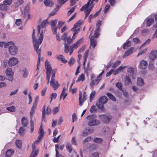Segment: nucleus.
Returning <instances> with one entry per match:
<instances>
[{
    "instance_id": "1",
    "label": "nucleus",
    "mask_w": 157,
    "mask_h": 157,
    "mask_svg": "<svg viewBox=\"0 0 157 157\" xmlns=\"http://www.w3.org/2000/svg\"><path fill=\"white\" fill-rule=\"evenodd\" d=\"M35 30H33V33H32L33 42V47L34 50L38 54V61L37 63V66H40V60H42V58L41 59V49L39 48V45L43 41V37L41 34H40L39 39L38 40L34 36Z\"/></svg>"
},
{
    "instance_id": "2",
    "label": "nucleus",
    "mask_w": 157,
    "mask_h": 157,
    "mask_svg": "<svg viewBox=\"0 0 157 157\" xmlns=\"http://www.w3.org/2000/svg\"><path fill=\"white\" fill-rule=\"evenodd\" d=\"M91 0H89L87 3L82 6L80 9L81 11H84V12L86 13L85 19L86 18L90 13L93 7L94 6V5L93 4L94 2H98V0H92L91 2Z\"/></svg>"
},
{
    "instance_id": "3",
    "label": "nucleus",
    "mask_w": 157,
    "mask_h": 157,
    "mask_svg": "<svg viewBox=\"0 0 157 157\" xmlns=\"http://www.w3.org/2000/svg\"><path fill=\"white\" fill-rule=\"evenodd\" d=\"M48 21L47 19H46L45 20H43V21H42L40 25H38L37 26V31H38V33H37V37L35 36V33L34 35V37L36 38V39H37V40H38L39 39V36L40 35V34H41L42 35V36L43 37V33H44L45 31V30L44 29V30H42V29H44V28H45L47 25L48 24ZM35 30V29H33V30Z\"/></svg>"
},
{
    "instance_id": "4",
    "label": "nucleus",
    "mask_w": 157,
    "mask_h": 157,
    "mask_svg": "<svg viewBox=\"0 0 157 157\" xmlns=\"http://www.w3.org/2000/svg\"><path fill=\"white\" fill-rule=\"evenodd\" d=\"M88 120V124L90 126H94L99 125L100 123V121L96 119V116L92 115L87 117Z\"/></svg>"
},
{
    "instance_id": "5",
    "label": "nucleus",
    "mask_w": 157,
    "mask_h": 157,
    "mask_svg": "<svg viewBox=\"0 0 157 157\" xmlns=\"http://www.w3.org/2000/svg\"><path fill=\"white\" fill-rule=\"evenodd\" d=\"M56 69H52V76L50 82V85L56 90L59 87V85L58 81L55 79Z\"/></svg>"
},
{
    "instance_id": "6",
    "label": "nucleus",
    "mask_w": 157,
    "mask_h": 157,
    "mask_svg": "<svg viewBox=\"0 0 157 157\" xmlns=\"http://www.w3.org/2000/svg\"><path fill=\"white\" fill-rule=\"evenodd\" d=\"M45 68L46 70V78L47 80V84L49 83L50 81V77L51 74L52 75V69L51 65L48 61L47 60L45 63Z\"/></svg>"
},
{
    "instance_id": "7",
    "label": "nucleus",
    "mask_w": 157,
    "mask_h": 157,
    "mask_svg": "<svg viewBox=\"0 0 157 157\" xmlns=\"http://www.w3.org/2000/svg\"><path fill=\"white\" fill-rule=\"evenodd\" d=\"M13 45L9 46L8 48L9 52L10 54L12 55H15L18 52V47L14 45V44L13 43Z\"/></svg>"
},
{
    "instance_id": "8",
    "label": "nucleus",
    "mask_w": 157,
    "mask_h": 157,
    "mask_svg": "<svg viewBox=\"0 0 157 157\" xmlns=\"http://www.w3.org/2000/svg\"><path fill=\"white\" fill-rule=\"evenodd\" d=\"M45 105H44L42 108V120L45 119V114L49 115L51 113V109L48 107L45 108Z\"/></svg>"
},
{
    "instance_id": "9",
    "label": "nucleus",
    "mask_w": 157,
    "mask_h": 157,
    "mask_svg": "<svg viewBox=\"0 0 157 157\" xmlns=\"http://www.w3.org/2000/svg\"><path fill=\"white\" fill-rule=\"evenodd\" d=\"M78 100L79 101V105L81 106L83 105V102L86 99V93L84 91L83 94L82 96V92H80Z\"/></svg>"
},
{
    "instance_id": "10",
    "label": "nucleus",
    "mask_w": 157,
    "mask_h": 157,
    "mask_svg": "<svg viewBox=\"0 0 157 157\" xmlns=\"http://www.w3.org/2000/svg\"><path fill=\"white\" fill-rule=\"evenodd\" d=\"M18 62V60L16 58L13 57L10 58L9 60L8 61V64L9 66L12 67L14 66Z\"/></svg>"
},
{
    "instance_id": "11",
    "label": "nucleus",
    "mask_w": 157,
    "mask_h": 157,
    "mask_svg": "<svg viewBox=\"0 0 157 157\" xmlns=\"http://www.w3.org/2000/svg\"><path fill=\"white\" fill-rule=\"evenodd\" d=\"M99 117L106 124L109 123L110 120L112 119L111 116L109 115H101L99 116Z\"/></svg>"
},
{
    "instance_id": "12",
    "label": "nucleus",
    "mask_w": 157,
    "mask_h": 157,
    "mask_svg": "<svg viewBox=\"0 0 157 157\" xmlns=\"http://www.w3.org/2000/svg\"><path fill=\"white\" fill-rule=\"evenodd\" d=\"M30 4L28 3L25 7L24 9V17L25 18H27V20L30 17V14L28 13L29 10Z\"/></svg>"
},
{
    "instance_id": "13",
    "label": "nucleus",
    "mask_w": 157,
    "mask_h": 157,
    "mask_svg": "<svg viewBox=\"0 0 157 157\" xmlns=\"http://www.w3.org/2000/svg\"><path fill=\"white\" fill-rule=\"evenodd\" d=\"M157 57V51L154 50L150 53L149 58L151 60L153 61Z\"/></svg>"
},
{
    "instance_id": "14",
    "label": "nucleus",
    "mask_w": 157,
    "mask_h": 157,
    "mask_svg": "<svg viewBox=\"0 0 157 157\" xmlns=\"http://www.w3.org/2000/svg\"><path fill=\"white\" fill-rule=\"evenodd\" d=\"M89 38L90 39V45L94 48L97 45V41L96 39L93 38V36L90 35Z\"/></svg>"
},
{
    "instance_id": "15",
    "label": "nucleus",
    "mask_w": 157,
    "mask_h": 157,
    "mask_svg": "<svg viewBox=\"0 0 157 157\" xmlns=\"http://www.w3.org/2000/svg\"><path fill=\"white\" fill-rule=\"evenodd\" d=\"M13 42H9L8 43H5L4 42H0V47H4L5 48H7L9 46L13 44Z\"/></svg>"
},
{
    "instance_id": "16",
    "label": "nucleus",
    "mask_w": 157,
    "mask_h": 157,
    "mask_svg": "<svg viewBox=\"0 0 157 157\" xmlns=\"http://www.w3.org/2000/svg\"><path fill=\"white\" fill-rule=\"evenodd\" d=\"M134 51V48H131L125 52L124 55L123 56V58H125L126 57L131 54Z\"/></svg>"
},
{
    "instance_id": "17",
    "label": "nucleus",
    "mask_w": 157,
    "mask_h": 157,
    "mask_svg": "<svg viewBox=\"0 0 157 157\" xmlns=\"http://www.w3.org/2000/svg\"><path fill=\"white\" fill-rule=\"evenodd\" d=\"M22 72V76L24 78H26L29 74L28 71L26 67L23 68L21 70Z\"/></svg>"
},
{
    "instance_id": "18",
    "label": "nucleus",
    "mask_w": 157,
    "mask_h": 157,
    "mask_svg": "<svg viewBox=\"0 0 157 157\" xmlns=\"http://www.w3.org/2000/svg\"><path fill=\"white\" fill-rule=\"evenodd\" d=\"M140 67L142 69H144L146 68L147 66V62L144 60L141 61L140 64Z\"/></svg>"
},
{
    "instance_id": "19",
    "label": "nucleus",
    "mask_w": 157,
    "mask_h": 157,
    "mask_svg": "<svg viewBox=\"0 0 157 157\" xmlns=\"http://www.w3.org/2000/svg\"><path fill=\"white\" fill-rule=\"evenodd\" d=\"M56 58L58 60H60L63 63H65L67 62V61L65 59L62 55H57L56 56Z\"/></svg>"
},
{
    "instance_id": "20",
    "label": "nucleus",
    "mask_w": 157,
    "mask_h": 157,
    "mask_svg": "<svg viewBox=\"0 0 157 157\" xmlns=\"http://www.w3.org/2000/svg\"><path fill=\"white\" fill-rule=\"evenodd\" d=\"M89 50H87L85 52L84 54V63L83 66L84 67V69L86 71V67H85V63L86 61L87 58L88 56Z\"/></svg>"
},
{
    "instance_id": "21",
    "label": "nucleus",
    "mask_w": 157,
    "mask_h": 157,
    "mask_svg": "<svg viewBox=\"0 0 157 157\" xmlns=\"http://www.w3.org/2000/svg\"><path fill=\"white\" fill-rule=\"evenodd\" d=\"M21 123L23 126H26L28 124L27 119L25 117H22L21 120Z\"/></svg>"
},
{
    "instance_id": "22",
    "label": "nucleus",
    "mask_w": 157,
    "mask_h": 157,
    "mask_svg": "<svg viewBox=\"0 0 157 157\" xmlns=\"http://www.w3.org/2000/svg\"><path fill=\"white\" fill-rule=\"evenodd\" d=\"M6 73L8 76H13V71L12 69L10 67H8L6 71Z\"/></svg>"
},
{
    "instance_id": "23",
    "label": "nucleus",
    "mask_w": 157,
    "mask_h": 157,
    "mask_svg": "<svg viewBox=\"0 0 157 157\" xmlns=\"http://www.w3.org/2000/svg\"><path fill=\"white\" fill-rule=\"evenodd\" d=\"M24 3V0H17L13 4V6L15 8L18 7Z\"/></svg>"
},
{
    "instance_id": "24",
    "label": "nucleus",
    "mask_w": 157,
    "mask_h": 157,
    "mask_svg": "<svg viewBox=\"0 0 157 157\" xmlns=\"http://www.w3.org/2000/svg\"><path fill=\"white\" fill-rule=\"evenodd\" d=\"M38 152L39 150L38 149H37L36 148L33 149L32 148L31 154L30 157H36Z\"/></svg>"
},
{
    "instance_id": "25",
    "label": "nucleus",
    "mask_w": 157,
    "mask_h": 157,
    "mask_svg": "<svg viewBox=\"0 0 157 157\" xmlns=\"http://www.w3.org/2000/svg\"><path fill=\"white\" fill-rule=\"evenodd\" d=\"M44 3L46 6L52 7L53 5V3L51 0H44Z\"/></svg>"
},
{
    "instance_id": "26",
    "label": "nucleus",
    "mask_w": 157,
    "mask_h": 157,
    "mask_svg": "<svg viewBox=\"0 0 157 157\" xmlns=\"http://www.w3.org/2000/svg\"><path fill=\"white\" fill-rule=\"evenodd\" d=\"M100 80V78H97L95 80H92L90 83L91 87L93 88L94 86L97 85Z\"/></svg>"
},
{
    "instance_id": "27",
    "label": "nucleus",
    "mask_w": 157,
    "mask_h": 157,
    "mask_svg": "<svg viewBox=\"0 0 157 157\" xmlns=\"http://www.w3.org/2000/svg\"><path fill=\"white\" fill-rule=\"evenodd\" d=\"M82 24V22L80 21H78L74 25L73 27L71 29V31H73L74 29H80L79 28Z\"/></svg>"
},
{
    "instance_id": "28",
    "label": "nucleus",
    "mask_w": 157,
    "mask_h": 157,
    "mask_svg": "<svg viewBox=\"0 0 157 157\" xmlns=\"http://www.w3.org/2000/svg\"><path fill=\"white\" fill-rule=\"evenodd\" d=\"M154 22V19L153 17L148 18L147 20V26H149L152 24Z\"/></svg>"
},
{
    "instance_id": "29",
    "label": "nucleus",
    "mask_w": 157,
    "mask_h": 157,
    "mask_svg": "<svg viewBox=\"0 0 157 157\" xmlns=\"http://www.w3.org/2000/svg\"><path fill=\"white\" fill-rule=\"evenodd\" d=\"M108 99L105 96H102L99 99V101L103 104L106 103L108 101Z\"/></svg>"
},
{
    "instance_id": "30",
    "label": "nucleus",
    "mask_w": 157,
    "mask_h": 157,
    "mask_svg": "<svg viewBox=\"0 0 157 157\" xmlns=\"http://www.w3.org/2000/svg\"><path fill=\"white\" fill-rule=\"evenodd\" d=\"M82 38H81L79 40H78L75 44L71 46L73 48L76 49L77 48L78 45L80 44L82 41Z\"/></svg>"
},
{
    "instance_id": "31",
    "label": "nucleus",
    "mask_w": 157,
    "mask_h": 157,
    "mask_svg": "<svg viewBox=\"0 0 157 157\" xmlns=\"http://www.w3.org/2000/svg\"><path fill=\"white\" fill-rule=\"evenodd\" d=\"M96 106L99 108L103 110L104 109V104L98 101L96 104Z\"/></svg>"
},
{
    "instance_id": "32",
    "label": "nucleus",
    "mask_w": 157,
    "mask_h": 157,
    "mask_svg": "<svg viewBox=\"0 0 157 157\" xmlns=\"http://www.w3.org/2000/svg\"><path fill=\"white\" fill-rule=\"evenodd\" d=\"M125 67H122L121 66H120L117 70L113 71V75H115L118 74L119 73V72L122 71Z\"/></svg>"
},
{
    "instance_id": "33",
    "label": "nucleus",
    "mask_w": 157,
    "mask_h": 157,
    "mask_svg": "<svg viewBox=\"0 0 157 157\" xmlns=\"http://www.w3.org/2000/svg\"><path fill=\"white\" fill-rule=\"evenodd\" d=\"M36 106L33 105V106L31 108L30 111V118H32L35 111V109L36 108Z\"/></svg>"
},
{
    "instance_id": "34",
    "label": "nucleus",
    "mask_w": 157,
    "mask_h": 157,
    "mask_svg": "<svg viewBox=\"0 0 157 157\" xmlns=\"http://www.w3.org/2000/svg\"><path fill=\"white\" fill-rule=\"evenodd\" d=\"M127 71L128 73V75L130 77L132 76L134 74V69L131 67H129L128 68Z\"/></svg>"
},
{
    "instance_id": "35",
    "label": "nucleus",
    "mask_w": 157,
    "mask_h": 157,
    "mask_svg": "<svg viewBox=\"0 0 157 157\" xmlns=\"http://www.w3.org/2000/svg\"><path fill=\"white\" fill-rule=\"evenodd\" d=\"M85 75L83 74H82L80 76L78 77L77 80L76 81V82L80 81H83L85 80Z\"/></svg>"
},
{
    "instance_id": "36",
    "label": "nucleus",
    "mask_w": 157,
    "mask_h": 157,
    "mask_svg": "<svg viewBox=\"0 0 157 157\" xmlns=\"http://www.w3.org/2000/svg\"><path fill=\"white\" fill-rule=\"evenodd\" d=\"M14 152V151L12 149H10L7 150L6 153V156L7 157H10Z\"/></svg>"
},
{
    "instance_id": "37",
    "label": "nucleus",
    "mask_w": 157,
    "mask_h": 157,
    "mask_svg": "<svg viewBox=\"0 0 157 157\" xmlns=\"http://www.w3.org/2000/svg\"><path fill=\"white\" fill-rule=\"evenodd\" d=\"M8 6L4 3L3 4H1L0 5V8L1 10L6 11L8 9Z\"/></svg>"
},
{
    "instance_id": "38",
    "label": "nucleus",
    "mask_w": 157,
    "mask_h": 157,
    "mask_svg": "<svg viewBox=\"0 0 157 157\" xmlns=\"http://www.w3.org/2000/svg\"><path fill=\"white\" fill-rule=\"evenodd\" d=\"M40 140L37 139L32 144V148L33 149H34L36 148V145L38 144V143L40 142Z\"/></svg>"
},
{
    "instance_id": "39",
    "label": "nucleus",
    "mask_w": 157,
    "mask_h": 157,
    "mask_svg": "<svg viewBox=\"0 0 157 157\" xmlns=\"http://www.w3.org/2000/svg\"><path fill=\"white\" fill-rule=\"evenodd\" d=\"M15 144L17 147L19 149H21L22 146V142L21 140H17L15 142Z\"/></svg>"
},
{
    "instance_id": "40",
    "label": "nucleus",
    "mask_w": 157,
    "mask_h": 157,
    "mask_svg": "<svg viewBox=\"0 0 157 157\" xmlns=\"http://www.w3.org/2000/svg\"><path fill=\"white\" fill-rule=\"evenodd\" d=\"M137 84L140 86H142L144 84V81L143 79L140 78H137Z\"/></svg>"
},
{
    "instance_id": "41",
    "label": "nucleus",
    "mask_w": 157,
    "mask_h": 157,
    "mask_svg": "<svg viewBox=\"0 0 157 157\" xmlns=\"http://www.w3.org/2000/svg\"><path fill=\"white\" fill-rule=\"evenodd\" d=\"M79 30L80 29H74L73 30V31H74V33L72 38V40H74L75 38L74 36L78 33V32L79 31Z\"/></svg>"
},
{
    "instance_id": "42",
    "label": "nucleus",
    "mask_w": 157,
    "mask_h": 157,
    "mask_svg": "<svg viewBox=\"0 0 157 157\" xmlns=\"http://www.w3.org/2000/svg\"><path fill=\"white\" fill-rule=\"evenodd\" d=\"M131 45V43L130 41L127 40V41L124 45L123 48L124 49L127 48V47L130 46Z\"/></svg>"
},
{
    "instance_id": "43",
    "label": "nucleus",
    "mask_w": 157,
    "mask_h": 157,
    "mask_svg": "<svg viewBox=\"0 0 157 157\" xmlns=\"http://www.w3.org/2000/svg\"><path fill=\"white\" fill-rule=\"evenodd\" d=\"M66 148L67 150L69 152H71L72 151V147L71 144L69 143H67L66 146Z\"/></svg>"
},
{
    "instance_id": "44",
    "label": "nucleus",
    "mask_w": 157,
    "mask_h": 157,
    "mask_svg": "<svg viewBox=\"0 0 157 157\" xmlns=\"http://www.w3.org/2000/svg\"><path fill=\"white\" fill-rule=\"evenodd\" d=\"M58 6H57L56 7L55 9L54 10H53L52 12L50 13V16H52L55 15L56 14V12L58 11Z\"/></svg>"
},
{
    "instance_id": "45",
    "label": "nucleus",
    "mask_w": 157,
    "mask_h": 157,
    "mask_svg": "<svg viewBox=\"0 0 157 157\" xmlns=\"http://www.w3.org/2000/svg\"><path fill=\"white\" fill-rule=\"evenodd\" d=\"M6 109L11 112H13L15 111V107L12 105L10 107H7Z\"/></svg>"
},
{
    "instance_id": "46",
    "label": "nucleus",
    "mask_w": 157,
    "mask_h": 157,
    "mask_svg": "<svg viewBox=\"0 0 157 157\" xmlns=\"http://www.w3.org/2000/svg\"><path fill=\"white\" fill-rule=\"evenodd\" d=\"M57 94L56 93H53L50 96V98L51 100L50 102H51L53 99H55L57 97Z\"/></svg>"
},
{
    "instance_id": "47",
    "label": "nucleus",
    "mask_w": 157,
    "mask_h": 157,
    "mask_svg": "<svg viewBox=\"0 0 157 157\" xmlns=\"http://www.w3.org/2000/svg\"><path fill=\"white\" fill-rule=\"evenodd\" d=\"M94 141L96 143L100 144L103 141V140L101 138H96L94 139Z\"/></svg>"
},
{
    "instance_id": "48",
    "label": "nucleus",
    "mask_w": 157,
    "mask_h": 157,
    "mask_svg": "<svg viewBox=\"0 0 157 157\" xmlns=\"http://www.w3.org/2000/svg\"><path fill=\"white\" fill-rule=\"evenodd\" d=\"M107 95L108 97L112 100L113 101H116V98L115 97L111 94L110 93H107Z\"/></svg>"
},
{
    "instance_id": "49",
    "label": "nucleus",
    "mask_w": 157,
    "mask_h": 157,
    "mask_svg": "<svg viewBox=\"0 0 157 157\" xmlns=\"http://www.w3.org/2000/svg\"><path fill=\"white\" fill-rule=\"evenodd\" d=\"M64 24V22L62 21H59L58 23L57 27L58 28L60 29L63 26Z\"/></svg>"
},
{
    "instance_id": "50",
    "label": "nucleus",
    "mask_w": 157,
    "mask_h": 157,
    "mask_svg": "<svg viewBox=\"0 0 157 157\" xmlns=\"http://www.w3.org/2000/svg\"><path fill=\"white\" fill-rule=\"evenodd\" d=\"M99 30L97 29L95 31L94 33V36H93V38L94 37H97L99 35Z\"/></svg>"
},
{
    "instance_id": "51",
    "label": "nucleus",
    "mask_w": 157,
    "mask_h": 157,
    "mask_svg": "<svg viewBox=\"0 0 157 157\" xmlns=\"http://www.w3.org/2000/svg\"><path fill=\"white\" fill-rule=\"evenodd\" d=\"M116 86L121 90H122V85L121 82H117L116 85Z\"/></svg>"
},
{
    "instance_id": "52",
    "label": "nucleus",
    "mask_w": 157,
    "mask_h": 157,
    "mask_svg": "<svg viewBox=\"0 0 157 157\" xmlns=\"http://www.w3.org/2000/svg\"><path fill=\"white\" fill-rule=\"evenodd\" d=\"M120 63V61L119 60H117L113 64L112 67L113 68H115L117 67Z\"/></svg>"
},
{
    "instance_id": "53",
    "label": "nucleus",
    "mask_w": 157,
    "mask_h": 157,
    "mask_svg": "<svg viewBox=\"0 0 157 157\" xmlns=\"http://www.w3.org/2000/svg\"><path fill=\"white\" fill-rule=\"evenodd\" d=\"M65 46L64 52L65 53H67L69 52V46L67 45L66 43H64Z\"/></svg>"
},
{
    "instance_id": "54",
    "label": "nucleus",
    "mask_w": 157,
    "mask_h": 157,
    "mask_svg": "<svg viewBox=\"0 0 157 157\" xmlns=\"http://www.w3.org/2000/svg\"><path fill=\"white\" fill-rule=\"evenodd\" d=\"M67 36V33H65L62 35L61 39L64 41H66L67 40L66 38Z\"/></svg>"
},
{
    "instance_id": "55",
    "label": "nucleus",
    "mask_w": 157,
    "mask_h": 157,
    "mask_svg": "<svg viewBox=\"0 0 157 157\" xmlns=\"http://www.w3.org/2000/svg\"><path fill=\"white\" fill-rule=\"evenodd\" d=\"M57 22L56 20H52L51 21V24L52 27H55Z\"/></svg>"
},
{
    "instance_id": "56",
    "label": "nucleus",
    "mask_w": 157,
    "mask_h": 157,
    "mask_svg": "<svg viewBox=\"0 0 157 157\" xmlns=\"http://www.w3.org/2000/svg\"><path fill=\"white\" fill-rule=\"evenodd\" d=\"M75 7H73L70 10H69L68 12L67 13V15L69 16L75 10Z\"/></svg>"
},
{
    "instance_id": "57",
    "label": "nucleus",
    "mask_w": 157,
    "mask_h": 157,
    "mask_svg": "<svg viewBox=\"0 0 157 157\" xmlns=\"http://www.w3.org/2000/svg\"><path fill=\"white\" fill-rule=\"evenodd\" d=\"M12 2V0H5L3 1V3L6 5H10Z\"/></svg>"
},
{
    "instance_id": "58",
    "label": "nucleus",
    "mask_w": 157,
    "mask_h": 157,
    "mask_svg": "<svg viewBox=\"0 0 157 157\" xmlns=\"http://www.w3.org/2000/svg\"><path fill=\"white\" fill-rule=\"evenodd\" d=\"M59 108L58 107H56L53 109L52 110V113L55 114L57 113L59 111Z\"/></svg>"
},
{
    "instance_id": "59",
    "label": "nucleus",
    "mask_w": 157,
    "mask_h": 157,
    "mask_svg": "<svg viewBox=\"0 0 157 157\" xmlns=\"http://www.w3.org/2000/svg\"><path fill=\"white\" fill-rule=\"evenodd\" d=\"M99 11H98L97 12L95 13L94 15H93L92 14H91L90 15V18H94L96 17L97 16H98V15L99 14Z\"/></svg>"
},
{
    "instance_id": "60",
    "label": "nucleus",
    "mask_w": 157,
    "mask_h": 157,
    "mask_svg": "<svg viewBox=\"0 0 157 157\" xmlns=\"http://www.w3.org/2000/svg\"><path fill=\"white\" fill-rule=\"evenodd\" d=\"M91 137L89 136L86 138L83 141L82 143L83 144H85L86 143L89 142L91 140Z\"/></svg>"
},
{
    "instance_id": "61",
    "label": "nucleus",
    "mask_w": 157,
    "mask_h": 157,
    "mask_svg": "<svg viewBox=\"0 0 157 157\" xmlns=\"http://www.w3.org/2000/svg\"><path fill=\"white\" fill-rule=\"evenodd\" d=\"M38 134H41L44 135V132L41 125L40 127L38 132Z\"/></svg>"
},
{
    "instance_id": "62",
    "label": "nucleus",
    "mask_w": 157,
    "mask_h": 157,
    "mask_svg": "<svg viewBox=\"0 0 157 157\" xmlns=\"http://www.w3.org/2000/svg\"><path fill=\"white\" fill-rule=\"evenodd\" d=\"M96 107L94 105H92L90 109V111L91 113H93L96 110Z\"/></svg>"
},
{
    "instance_id": "63",
    "label": "nucleus",
    "mask_w": 157,
    "mask_h": 157,
    "mask_svg": "<svg viewBox=\"0 0 157 157\" xmlns=\"http://www.w3.org/2000/svg\"><path fill=\"white\" fill-rule=\"evenodd\" d=\"M95 92L93 91L90 94V101H91L94 97L95 95Z\"/></svg>"
},
{
    "instance_id": "64",
    "label": "nucleus",
    "mask_w": 157,
    "mask_h": 157,
    "mask_svg": "<svg viewBox=\"0 0 157 157\" xmlns=\"http://www.w3.org/2000/svg\"><path fill=\"white\" fill-rule=\"evenodd\" d=\"M24 129L22 127H21L19 130V133L21 135H22L24 134Z\"/></svg>"
}]
</instances>
